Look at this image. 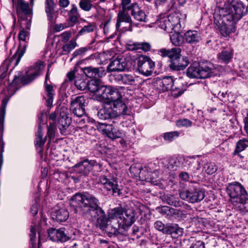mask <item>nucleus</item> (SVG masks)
<instances>
[{"instance_id": "nucleus-1", "label": "nucleus", "mask_w": 248, "mask_h": 248, "mask_svg": "<svg viewBox=\"0 0 248 248\" xmlns=\"http://www.w3.org/2000/svg\"><path fill=\"white\" fill-rule=\"evenodd\" d=\"M99 205L98 200L88 193H77L70 200V205L74 213L85 214L90 213L96 219L100 228L103 231L108 224L104 211Z\"/></svg>"}, {"instance_id": "nucleus-2", "label": "nucleus", "mask_w": 248, "mask_h": 248, "mask_svg": "<svg viewBox=\"0 0 248 248\" xmlns=\"http://www.w3.org/2000/svg\"><path fill=\"white\" fill-rule=\"evenodd\" d=\"M226 191L232 202H238L243 212H248V194L244 186L238 182L229 183Z\"/></svg>"}, {"instance_id": "nucleus-3", "label": "nucleus", "mask_w": 248, "mask_h": 248, "mask_svg": "<svg viewBox=\"0 0 248 248\" xmlns=\"http://www.w3.org/2000/svg\"><path fill=\"white\" fill-rule=\"evenodd\" d=\"M245 8L240 0H232L219 10V15L227 21L236 24L243 16Z\"/></svg>"}, {"instance_id": "nucleus-4", "label": "nucleus", "mask_w": 248, "mask_h": 248, "mask_svg": "<svg viewBox=\"0 0 248 248\" xmlns=\"http://www.w3.org/2000/svg\"><path fill=\"white\" fill-rule=\"evenodd\" d=\"M158 52L162 57H167L169 58V67L172 70H183L189 64L188 58L181 54V49L179 47L162 48Z\"/></svg>"}, {"instance_id": "nucleus-5", "label": "nucleus", "mask_w": 248, "mask_h": 248, "mask_svg": "<svg viewBox=\"0 0 248 248\" xmlns=\"http://www.w3.org/2000/svg\"><path fill=\"white\" fill-rule=\"evenodd\" d=\"M219 75L217 67L211 63L206 65H200L198 63H193L187 69L186 75L190 78H206Z\"/></svg>"}, {"instance_id": "nucleus-6", "label": "nucleus", "mask_w": 248, "mask_h": 248, "mask_svg": "<svg viewBox=\"0 0 248 248\" xmlns=\"http://www.w3.org/2000/svg\"><path fill=\"white\" fill-rule=\"evenodd\" d=\"M186 18L185 15L179 12L170 14L168 16L161 19L157 21L158 27L168 33L173 31H179L181 27V23Z\"/></svg>"}, {"instance_id": "nucleus-7", "label": "nucleus", "mask_w": 248, "mask_h": 248, "mask_svg": "<svg viewBox=\"0 0 248 248\" xmlns=\"http://www.w3.org/2000/svg\"><path fill=\"white\" fill-rule=\"evenodd\" d=\"M122 87H113L109 86V99L108 104L112 103L114 108L119 110V113L124 115H129V111L124 103L122 100Z\"/></svg>"}, {"instance_id": "nucleus-8", "label": "nucleus", "mask_w": 248, "mask_h": 248, "mask_svg": "<svg viewBox=\"0 0 248 248\" xmlns=\"http://www.w3.org/2000/svg\"><path fill=\"white\" fill-rule=\"evenodd\" d=\"M179 196L181 199L194 203L202 201L204 198V193L195 186H190L186 189L181 191Z\"/></svg>"}, {"instance_id": "nucleus-9", "label": "nucleus", "mask_w": 248, "mask_h": 248, "mask_svg": "<svg viewBox=\"0 0 248 248\" xmlns=\"http://www.w3.org/2000/svg\"><path fill=\"white\" fill-rule=\"evenodd\" d=\"M45 68L44 62L41 61L37 62L35 65V71L31 73L27 77H20L15 76L14 79L12 83L11 87L19 85L20 83L23 85H26L31 82L40 74V72Z\"/></svg>"}, {"instance_id": "nucleus-10", "label": "nucleus", "mask_w": 248, "mask_h": 248, "mask_svg": "<svg viewBox=\"0 0 248 248\" xmlns=\"http://www.w3.org/2000/svg\"><path fill=\"white\" fill-rule=\"evenodd\" d=\"M137 60V70L143 76H151L154 70L155 62L149 57L143 55H140Z\"/></svg>"}, {"instance_id": "nucleus-11", "label": "nucleus", "mask_w": 248, "mask_h": 248, "mask_svg": "<svg viewBox=\"0 0 248 248\" xmlns=\"http://www.w3.org/2000/svg\"><path fill=\"white\" fill-rule=\"evenodd\" d=\"M97 128L103 134L112 139L121 138L124 135L123 131L119 129L118 124L114 122L112 124H109L99 123Z\"/></svg>"}, {"instance_id": "nucleus-12", "label": "nucleus", "mask_w": 248, "mask_h": 248, "mask_svg": "<svg viewBox=\"0 0 248 248\" xmlns=\"http://www.w3.org/2000/svg\"><path fill=\"white\" fill-rule=\"evenodd\" d=\"M132 19L128 12L120 11L117 16L116 29L122 32L132 31Z\"/></svg>"}, {"instance_id": "nucleus-13", "label": "nucleus", "mask_w": 248, "mask_h": 248, "mask_svg": "<svg viewBox=\"0 0 248 248\" xmlns=\"http://www.w3.org/2000/svg\"><path fill=\"white\" fill-rule=\"evenodd\" d=\"M85 99L83 96L72 97L70 98V108L75 116L81 117L85 113Z\"/></svg>"}, {"instance_id": "nucleus-14", "label": "nucleus", "mask_w": 248, "mask_h": 248, "mask_svg": "<svg viewBox=\"0 0 248 248\" xmlns=\"http://www.w3.org/2000/svg\"><path fill=\"white\" fill-rule=\"evenodd\" d=\"M97 166L99 168L101 167V165L97 163L96 161L85 160L76 164L73 167V170L77 173L87 175L92 170L93 167Z\"/></svg>"}, {"instance_id": "nucleus-15", "label": "nucleus", "mask_w": 248, "mask_h": 248, "mask_svg": "<svg viewBox=\"0 0 248 248\" xmlns=\"http://www.w3.org/2000/svg\"><path fill=\"white\" fill-rule=\"evenodd\" d=\"M224 18L217 20L215 18V28L219 31L221 34L224 37L228 36L231 32L235 31V24L232 22H229L227 24L225 22Z\"/></svg>"}, {"instance_id": "nucleus-16", "label": "nucleus", "mask_w": 248, "mask_h": 248, "mask_svg": "<svg viewBox=\"0 0 248 248\" xmlns=\"http://www.w3.org/2000/svg\"><path fill=\"white\" fill-rule=\"evenodd\" d=\"M98 183L102 185L107 191H111L113 194L120 195V189L116 178H108L105 176H101L99 178Z\"/></svg>"}, {"instance_id": "nucleus-17", "label": "nucleus", "mask_w": 248, "mask_h": 248, "mask_svg": "<svg viewBox=\"0 0 248 248\" xmlns=\"http://www.w3.org/2000/svg\"><path fill=\"white\" fill-rule=\"evenodd\" d=\"M120 115L123 114L122 113H119V110L117 109L114 110L108 104L100 109L97 113L98 118L104 120L112 119Z\"/></svg>"}, {"instance_id": "nucleus-18", "label": "nucleus", "mask_w": 248, "mask_h": 248, "mask_svg": "<svg viewBox=\"0 0 248 248\" xmlns=\"http://www.w3.org/2000/svg\"><path fill=\"white\" fill-rule=\"evenodd\" d=\"M127 62L125 58H117L111 61L107 69L109 72L123 71L127 69Z\"/></svg>"}, {"instance_id": "nucleus-19", "label": "nucleus", "mask_w": 248, "mask_h": 248, "mask_svg": "<svg viewBox=\"0 0 248 248\" xmlns=\"http://www.w3.org/2000/svg\"><path fill=\"white\" fill-rule=\"evenodd\" d=\"M48 237L51 240L55 242H61L63 243L68 241L70 238L62 229H49L48 230Z\"/></svg>"}, {"instance_id": "nucleus-20", "label": "nucleus", "mask_w": 248, "mask_h": 248, "mask_svg": "<svg viewBox=\"0 0 248 248\" xmlns=\"http://www.w3.org/2000/svg\"><path fill=\"white\" fill-rule=\"evenodd\" d=\"M186 162L187 158L183 156L171 157L169 160L168 168L172 171L176 170L180 168L185 169L187 167Z\"/></svg>"}, {"instance_id": "nucleus-21", "label": "nucleus", "mask_w": 248, "mask_h": 248, "mask_svg": "<svg viewBox=\"0 0 248 248\" xmlns=\"http://www.w3.org/2000/svg\"><path fill=\"white\" fill-rule=\"evenodd\" d=\"M85 75L89 78H102L106 75L105 69L100 67L94 68L92 66L86 67L83 69Z\"/></svg>"}, {"instance_id": "nucleus-22", "label": "nucleus", "mask_w": 248, "mask_h": 248, "mask_svg": "<svg viewBox=\"0 0 248 248\" xmlns=\"http://www.w3.org/2000/svg\"><path fill=\"white\" fill-rule=\"evenodd\" d=\"M135 221V214L132 210H127L125 211V217H123L121 221H117L118 227L124 228V226H130Z\"/></svg>"}, {"instance_id": "nucleus-23", "label": "nucleus", "mask_w": 248, "mask_h": 248, "mask_svg": "<svg viewBox=\"0 0 248 248\" xmlns=\"http://www.w3.org/2000/svg\"><path fill=\"white\" fill-rule=\"evenodd\" d=\"M186 168L191 174V178L198 176L201 170L200 163L195 160H191L187 158V162H186Z\"/></svg>"}, {"instance_id": "nucleus-24", "label": "nucleus", "mask_w": 248, "mask_h": 248, "mask_svg": "<svg viewBox=\"0 0 248 248\" xmlns=\"http://www.w3.org/2000/svg\"><path fill=\"white\" fill-rule=\"evenodd\" d=\"M51 217L58 222H64L69 217L68 211L64 208L55 209L51 213Z\"/></svg>"}, {"instance_id": "nucleus-25", "label": "nucleus", "mask_w": 248, "mask_h": 248, "mask_svg": "<svg viewBox=\"0 0 248 248\" xmlns=\"http://www.w3.org/2000/svg\"><path fill=\"white\" fill-rule=\"evenodd\" d=\"M184 39L186 43L189 44H196L201 39V33L195 30L187 31L184 34Z\"/></svg>"}, {"instance_id": "nucleus-26", "label": "nucleus", "mask_w": 248, "mask_h": 248, "mask_svg": "<svg viewBox=\"0 0 248 248\" xmlns=\"http://www.w3.org/2000/svg\"><path fill=\"white\" fill-rule=\"evenodd\" d=\"M49 67L47 69V72L46 76L45 81V91L47 98L46 99V105L47 107H50L53 103V98L54 95V90L52 85L47 84V80L49 78L48 75Z\"/></svg>"}, {"instance_id": "nucleus-27", "label": "nucleus", "mask_w": 248, "mask_h": 248, "mask_svg": "<svg viewBox=\"0 0 248 248\" xmlns=\"http://www.w3.org/2000/svg\"><path fill=\"white\" fill-rule=\"evenodd\" d=\"M110 92L109 86L101 85L94 98L99 101H104L108 103Z\"/></svg>"}, {"instance_id": "nucleus-28", "label": "nucleus", "mask_w": 248, "mask_h": 248, "mask_svg": "<svg viewBox=\"0 0 248 248\" xmlns=\"http://www.w3.org/2000/svg\"><path fill=\"white\" fill-rule=\"evenodd\" d=\"M162 200L168 204L175 207H180L183 203L176 195L171 194H164Z\"/></svg>"}, {"instance_id": "nucleus-29", "label": "nucleus", "mask_w": 248, "mask_h": 248, "mask_svg": "<svg viewBox=\"0 0 248 248\" xmlns=\"http://www.w3.org/2000/svg\"><path fill=\"white\" fill-rule=\"evenodd\" d=\"M248 148V138H244L240 139L235 144V148L233 153V155H238L242 157L240 153Z\"/></svg>"}, {"instance_id": "nucleus-30", "label": "nucleus", "mask_w": 248, "mask_h": 248, "mask_svg": "<svg viewBox=\"0 0 248 248\" xmlns=\"http://www.w3.org/2000/svg\"><path fill=\"white\" fill-rule=\"evenodd\" d=\"M134 8V11L131 14L133 18L140 22H147V16L145 12L140 8L139 5L135 6Z\"/></svg>"}, {"instance_id": "nucleus-31", "label": "nucleus", "mask_w": 248, "mask_h": 248, "mask_svg": "<svg viewBox=\"0 0 248 248\" xmlns=\"http://www.w3.org/2000/svg\"><path fill=\"white\" fill-rule=\"evenodd\" d=\"M124 210L121 207L115 208L112 209L108 214V217L110 219H113L111 222L113 224L117 223L118 220L121 221L122 220V216H123Z\"/></svg>"}, {"instance_id": "nucleus-32", "label": "nucleus", "mask_w": 248, "mask_h": 248, "mask_svg": "<svg viewBox=\"0 0 248 248\" xmlns=\"http://www.w3.org/2000/svg\"><path fill=\"white\" fill-rule=\"evenodd\" d=\"M10 97V96H5L2 101V105L0 110V130L1 131H3L4 129L6 108Z\"/></svg>"}, {"instance_id": "nucleus-33", "label": "nucleus", "mask_w": 248, "mask_h": 248, "mask_svg": "<svg viewBox=\"0 0 248 248\" xmlns=\"http://www.w3.org/2000/svg\"><path fill=\"white\" fill-rule=\"evenodd\" d=\"M27 47V45L24 43L23 46L20 45L15 54L12 58L11 62H15V65H17L19 62L21 58L24 55Z\"/></svg>"}, {"instance_id": "nucleus-34", "label": "nucleus", "mask_w": 248, "mask_h": 248, "mask_svg": "<svg viewBox=\"0 0 248 248\" xmlns=\"http://www.w3.org/2000/svg\"><path fill=\"white\" fill-rule=\"evenodd\" d=\"M167 232L165 234H177L181 235L183 234V229L179 227L176 224H166Z\"/></svg>"}, {"instance_id": "nucleus-35", "label": "nucleus", "mask_w": 248, "mask_h": 248, "mask_svg": "<svg viewBox=\"0 0 248 248\" xmlns=\"http://www.w3.org/2000/svg\"><path fill=\"white\" fill-rule=\"evenodd\" d=\"M233 57V52L230 50H223L217 55V58L220 62L228 63Z\"/></svg>"}, {"instance_id": "nucleus-36", "label": "nucleus", "mask_w": 248, "mask_h": 248, "mask_svg": "<svg viewBox=\"0 0 248 248\" xmlns=\"http://www.w3.org/2000/svg\"><path fill=\"white\" fill-rule=\"evenodd\" d=\"M72 8L68 13L69 20L71 22L70 26H73L78 21L79 16L78 10L75 4L72 5Z\"/></svg>"}, {"instance_id": "nucleus-37", "label": "nucleus", "mask_w": 248, "mask_h": 248, "mask_svg": "<svg viewBox=\"0 0 248 248\" xmlns=\"http://www.w3.org/2000/svg\"><path fill=\"white\" fill-rule=\"evenodd\" d=\"M118 78L124 84L133 85L135 84L137 78L135 75L123 74L119 75Z\"/></svg>"}, {"instance_id": "nucleus-38", "label": "nucleus", "mask_w": 248, "mask_h": 248, "mask_svg": "<svg viewBox=\"0 0 248 248\" xmlns=\"http://www.w3.org/2000/svg\"><path fill=\"white\" fill-rule=\"evenodd\" d=\"M161 83L162 84V90L166 92L170 90L174 84V80H173L171 77H166L162 78Z\"/></svg>"}, {"instance_id": "nucleus-39", "label": "nucleus", "mask_w": 248, "mask_h": 248, "mask_svg": "<svg viewBox=\"0 0 248 248\" xmlns=\"http://www.w3.org/2000/svg\"><path fill=\"white\" fill-rule=\"evenodd\" d=\"M174 32L170 35V39L172 43L175 46L181 45L183 42L184 36L182 35L179 31H174Z\"/></svg>"}, {"instance_id": "nucleus-40", "label": "nucleus", "mask_w": 248, "mask_h": 248, "mask_svg": "<svg viewBox=\"0 0 248 248\" xmlns=\"http://www.w3.org/2000/svg\"><path fill=\"white\" fill-rule=\"evenodd\" d=\"M122 11L127 12L130 11L131 14L135 6H138V4L136 2H131V0H122Z\"/></svg>"}, {"instance_id": "nucleus-41", "label": "nucleus", "mask_w": 248, "mask_h": 248, "mask_svg": "<svg viewBox=\"0 0 248 248\" xmlns=\"http://www.w3.org/2000/svg\"><path fill=\"white\" fill-rule=\"evenodd\" d=\"M43 132L41 128V126L39 125L38 127V130L36 135L37 137L36 138V146L37 148H40L42 150L44 145L46 141V137L44 139L43 138Z\"/></svg>"}, {"instance_id": "nucleus-42", "label": "nucleus", "mask_w": 248, "mask_h": 248, "mask_svg": "<svg viewBox=\"0 0 248 248\" xmlns=\"http://www.w3.org/2000/svg\"><path fill=\"white\" fill-rule=\"evenodd\" d=\"M132 50H139L141 49L144 51H148L151 48V45L149 43L146 42L142 43H134L130 46Z\"/></svg>"}, {"instance_id": "nucleus-43", "label": "nucleus", "mask_w": 248, "mask_h": 248, "mask_svg": "<svg viewBox=\"0 0 248 248\" xmlns=\"http://www.w3.org/2000/svg\"><path fill=\"white\" fill-rule=\"evenodd\" d=\"M96 29V25L94 23L89 24L84 26L78 33L77 38L83 34L93 32Z\"/></svg>"}, {"instance_id": "nucleus-44", "label": "nucleus", "mask_w": 248, "mask_h": 248, "mask_svg": "<svg viewBox=\"0 0 248 248\" xmlns=\"http://www.w3.org/2000/svg\"><path fill=\"white\" fill-rule=\"evenodd\" d=\"M89 82V80L86 79H76L75 85L78 90L85 91L87 89Z\"/></svg>"}, {"instance_id": "nucleus-45", "label": "nucleus", "mask_w": 248, "mask_h": 248, "mask_svg": "<svg viewBox=\"0 0 248 248\" xmlns=\"http://www.w3.org/2000/svg\"><path fill=\"white\" fill-rule=\"evenodd\" d=\"M18 8L26 15H30L31 14V10L29 7V3L24 2L23 0L18 1Z\"/></svg>"}, {"instance_id": "nucleus-46", "label": "nucleus", "mask_w": 248, "mask_h": 248, "mask_svg": "<svg viewBox=\"0 0 248 248\" xmlns=\"http://www.w3.org/2000/svg\"><path fill=\"white\" fill-rule=\"evenodd\" d=\"M101 86L98 84L97 80H93L89 82L87 89L90 92L93 93V96L95 98L97 92H98V90H99Z\"/></svg>"}, {"instance_id": "nucleus-47", "label": "nucleus", "mask_w": 248, "mask_h": 248, "mask_svg": "<svg viewBox=\"0 0 248 248\" xmlns=\"http://www.w3.org/2000/svg\"><path fill=\"white\" fill-rule=\"evenodd\" d=\"M70 123V119L69 118L66 119H59V127L62 134H64L65 130L69 126Z\"/></svg>"}, {"instance_id": "nucleus-48", "label": "nucleus", "mask_w": 248, "mask_h": 248, "mask_svg": "<svg viewBox=\"0 0 248 248\" xmlns=\"http://www.w3.org/2000/svg\"><path fill=\"white\" fill-rule=\"evenodd\" d=\"M119 227L117 226H114L111 224H108L106 228L103 230L106 233L108 234L109 236H112V235H117L119 233L118 230Z\"/></svg>"}, {"instance_id": "nucleus-49", "label": "nucleus", "mask_w": 248, "mask_h": 248, "mask_svg": "<svg viewBox=\"0 0 248 248\" xmlns=\"http://www.w3.org/2000/svg\"><path fill=\"white\" fill-rule=\"evenodd\" d=\"M30 26L27 25V28L28 30H30ZM30 31H26L24 28H22L18 34V38L20 41L27 42L29 39Z\"/></svg>"}, {"instance_id": "nucleus-50", "label": "nucleus", "mask_w": 248, "mask_h": 248, "mask_svg": "<svg viewBox=\"0 0 248 248\" xmlns=\"http://www.w3.org/2000/svg\"><path fill=\"white\" fill-rule=\"evenodd\" d=\"M77 44L75 40H71L68 43L62 46V51L64 52L63 54H68L72 50L74 49L77 46Z\"/></svg>"}, {"instance_id": "nucleus-51", "label": "nucleus", "mask_w": 248, "mask_h": 248, "mask_svg": "<svg viewBox=\"0 0 248 248\" xmlns=\"http://www.w3.org/2000/svg\"><path fill=\"white\" fill-rule=\"evenodd\" d=\"M157 209L160 214L167 217L170 216L172 214H174L175 209L169 206H163L158 207Z\"/></svg>"}, {"instance_id": "nucleus-52", "label": "nucleus", "mask_w": 248, "mask_h": 248, "mask_svg": "<svg viewBox=\"0 0 248 248\" xmlns=\"http://www.w3.org/2000/svg\"><path fill=\"white\" fill-rule=\"evenodd\" d=\"M203 168L208 174H213L217 170V167L214 163H206L204 164Z\"/></svg>"}, {"instance_id": "nucleus-53", "label": "nucleus", "mask_w": 248, "mask_h": 248, "mask_svg": "<svg viewBox=\"0 0 248 248\" xmlns=\"http://www.w3.org/2000/svg\"><path fill=\"white\" fill-rule=\"evenodd\" d=\"M180 133L175 131L173 132H167L164 134V140L168 141H171L179 136Z\"/></svg>"}, {"instance_id": "nucleus-54", "label": "nucleus", "mask_w": 248, "mask_h": 248, "mask_svg": "<svg viewBox=\"0 0 248 248\" xmlns=\"http://www.w3.org/2000/svg\"><path fill=\"white\" fill-rule=\"evenodd\" d=\"M80 8L85 11H89L92 7V4L90 0H81L79 2Z\"/></svg>"}, {"instance_id": "nucleus-55", "label": "nucleus", "mask_w": 248, "mask_h": 248, "mask_svg": "<svg viewBox=\"0 0 248 248\" xmlns=\"http://www.w3.org/2000/svg\"><path fill=\"white\" fill-rule=\"evenodd\" d=\"M30 245L31 248H36V229L34 227H31L30 229Z\"/></svg>"}, {"instance_id": "nucleus-56", "label": "nucleus", "mask_w": 248, "mask_h": 248, "mask_svg": "<svg viewBox=\"0 0 248 248\" xmlns=\"http://www.w3.org/2000/svg\"><path fill=\"white\" fill-rule=\"evenodd\" d=\"M47 15V19L52 23L55 22V20L57 17V13L54 9L46 10Z\"/></svg>"}, {"instance_id": "nucleus-57", "label": "nucleus", "mask_w": 248, "mask_h": 248, "mask_svg": "<svg viewBox=\"0 0 248 248\" xmlns=\"http://www.w3.org/2000/svg\"><path fill=\"white\" fill-rule=\"evenodd\" d=\"M172 92V94L174 97H177L182 94L184 92V88L179 87L176 84H174L172 88L170 90Z\"/></svg>"}, {"instance_id": "nucleus-58", "label": "nucleus", "mask_w": 248, "mask_h": 248, "mask_svg": "<svg viewBox=\"0 0 248 248\" xmlns=\"http://www.w3.org/2000/svg\"><path fill=\"white\" fill-rule=\"evenodd\" d=\"M176 124L178 127H190L192 126V122L188 119H179L176 122Z\"/></svg>"}, {"instance_id": "nucleus-59", "label": "nucleus", "mask_w": 248, "mask_h": 248, "mask_svg": "<svg viewBox=\"0 0 248 248\" xmlns=\"http://www.w3.org/2000/svg\"><path fill=\"white\" fill-rule=\"evenodd\" d=\"M174 84H176V85H177L179 87L184 88V91L186 90L187 86V82L186 81V79L182 77L176 78L174 80Z\"/></svg>"}, {"instance_id": "nucleus-60", "label": "nucleus", "mask_w": 248, "mask_h": 248, "mask_svg": "<svg viewBox=\"0 0 248 248\" xmlns=\"http://www.w3.org/2000/svg\"><path fill=\"white\" fill-rule=\"evenodd\" d=\"M154 227L156 230L162 232L164 234H165V232H167L166 224L165 225L161 221H155L154 223Z\"/></svg>"}, {"instance_id": "nucleus-61", "label": "nucleus", "mask_w": 248, "mask_h": 248, "mask_svg": "<svg viewBox=\"0 0 248 248\" xmlns=\"http://www.w3.org/2000/svg\"><path fill=\"white\" fill-rule=\"evenodd\" d=\"M73 248H90L89 243L86 240H79L73 246Z\"/></svg>"}, {"instance_id": "nucleus-62", "label": "nucleus", "mask_w": 248, "mask_h": 248, "mask_svg": "<svg viewBox=\"0 0 248 248\" xmlns=\"http://www.w3.org/2000/svg\"><path fill=\"white\" fill-rule=\"evenodd\" d=\"M58 111L59 113V119H67V118H69L68 116L67 108L62 107L60 108Z\"/></svg>"}, {"instance_id": "nucleus-63", "label": "nucleus", "mask_w": 248, "mask_h": 248, "mask_svg": "<svg viewBox=\"0 0 248 248\" xmlns=\"http://www.w3.org/2000/svg\"><path fill=\"white\" fill-rule=\"evenodd\" d=\"M55 128L53 126H49L47 129V136L49 138V140H53L55 136Z\"/></svg>"}, {"instance_id": "nucleus-64", "label": "nucleus", "mask_w": 248, "mask_h": 248, "mask_svg": "<svg viewBox=\"0 0 248 248\" xmlns=\"http://www.w3.org/2000/svg\"><path fill=\"white\" fill-rule=\"evenodd\" d=\"M180 178L184 181H188L191 177V174L189 175L188 172L183 171L179 175Z\"/></svg>"}]
</instances>
